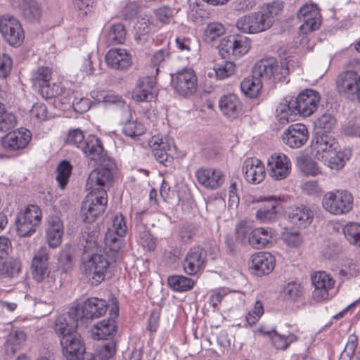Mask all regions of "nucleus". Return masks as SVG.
<instances>
[{
    "label": "nucleus",
    "instance_id": "cd10ccee",
    "mask_svg": "<svg viewBox=\"0 0 360 360\" xmlns=\"http://www.w3.org/2000/svg\"><path fill=\"white\" fill-rule=\"evenodd\" d=\"M198 182L205 188L216 189L224 182V175L218 169L212 168H199L195 172Z\"/></svg>",
    "mask_w": 360,
    "mask_h": 360
},
{
    "label": "nucleus",
    "instance_id": "79ce46f5",
    "mask_svg": "<svg viewBox=\"0 0 360 360\" xmlns=\"http://www.w3.org/2000/svg\"><path fill=\"white\" fill-rule=\"evenodd\" d=\"M225 32V27L221 23L218 22H210L207 25L204 30L202 39L205 43L212 44L223 36Z\"/></svg>",
    "mask_w": 360,
    "mask_h": 360
},
{
    "label": "nucleus",
    "instance_id": "13d9d810",
    "mask_svg": "<svg viewBox=\"0 0 360 360\" xmlns=\"http://www.w3.org/2000/svg\"><path fill=\"white\" fill-rule=\"evenodd\" d=\"M69 101H72L75 111L79 113L86 112L90 108V101L84 97H77V94L72 91L70 96Z\"/></svg>",
    "mask_w": 360,
    "mask_h": 360
},
{
    "label": "nucleus",
    "instance_id": "bf43d9fd",
    "mask_svg": "<svg viewBox=\"0 0 360 360\" xmlns=\"http://www.w3.org/2000/svg\"><path fill=\"white\" fill-rule=\"evenodd\" d=\"M17 124L15 116L11 112H3L0 115V131L8 132L12 130Z\"/></svg>",
    "mask_w": 360,
    "mask_h": 360
},
{
    "label": "nucleus",
    "instance_id": "37998d69",
    "mask_svg": "<svg viewBox=\"0 0 360 360\" xmlns=\"http://www.w3.org/2000/svg\"><path fill=\"white\" fill-rule=\"evenodd\" d=\"M116 343L110 341L97 348L95 353H86V360H108L115 354Z\"/></svg>",
    "mask_w": 360,
    "mask_h": 360
},
{
    "label": "nucleus",
    "instance_id": "7c9ffc66",
    "mask_svg": "<svg viewBox=\"0 0 360 360\" xmlns=\"http://www.w3.org/2000/svg\"><path fill=\"white\" fill-rule=\"evenodd\" d=\"M63 235V224L59 217L56 216L49 217L47 220L46 229V241L52 248H57L62 242Z\"/></svg>",
    "mask_w": 360,
    "mask_h": 360
},
{
    "label": "nucleus",
    "instance_id": "58836bf2",
    "mask_svg": "<svg viewBox=\"0 0 360 360\" xmlns=\"http://www.w3.org/2000/svg\"><path fill=\"white\" fill-rule=\"evenodd\" d=\"M25 340L26 334L22 330H12L4 343L6 353L10 356L14 355L21 349Z\"/></svg>",
    "mask_w": 360,
    "mask_h": 360
},
{
    "label": "nucleus",
    "instance_id": "f704fd0d",
    "mask_svg": "<svg viewBox=\"0 0 360 360\" xmlns=\"http://www.w3.org/2000/svg\"><path fill=\"white\" fill-rule=\"evenodd\" d=\"M155 81L150 77L140 78L137 86L134 90L133 98L136 101H151L154 98Z\"/></svg>",
    "mask_w": 360,
    "mask_h": 360
},
{
    "label": "nucleus",
    "instance_id": "5701e85b",
    "mask_svg": "<svg viewBox=\"0 0 360 360\" xmlns=\"http://www.w3.org/2000/svg\"><path fill=\"white\" fill-rule=\"evenodd\" d=\"M31 140V133L27 129L9 131L1 139L2 148L8 152H13L26 147Z\"/></svg>",
    "mask_w": 360,
    "mask_h": 360
},
{
    "label": "nucleus",
    "instance_id": "5fc2aeb1",
    "mask_svg": "<svg viewBox=\"0 0 360 360\" xmlns=\"http://www.w3.org/2000/svg\"><path fill=\"white\" fill-rule=\"evenodd\" d=\"M283 296L286 300L297 301L302 295V288L296 282L288 283L283 289Z\"/></svg>",
    "mask_w": 360,
    "mask_h": 360
},
{
    "label": "nucleus",
    "instance_id": "052dcab7",
    "mask_svg": "<svg viewBox=\"0 0 360 360\" xmlns=\"http://www.w3.org/2000/svg\"><path fill=\"white\" fill-rule=\"evenodd\" d=\"M16 226L18 233L22 237H28L32 236L36 232V228L37 227L18 216L16 219Z\"/></svg>",
    "mask_w": 360,
    "mask_h": 360
},
{
    "label": "nucleus",
    "instance_id": "864d4df0",
    "mask_svg": "<svg viewBox=\"0 0 360 360\" xmlns=\"http://www.w3.org/2000/svg\"><path fill=\"white\" fill-rule=\"evenodd\" d=\"M136 32L134 39L136 41L141 45L145 44L148 41L150 28L148 23L143 20L139 21L135 27Z\"/></svg>",
    "mask_w": 360,
    "mask_h": 360
},
{
    "label": "nucleus",
    "instance_id": "393cba45",
    "mask_svg": "<svg viewBox=\"0 0 360 360\" xmlns=\"http://www.w3.org/2000/svg\"><path fill=\"white\" fill-rule=\"evenodd\" d=\"M242 172L246 181L253 184L262 182L266 174L264 164L255 158H247L243 162Z\"/></svg>",
    "mask_w": 360,
    "mask_h": 360
},
{
    "label": "nucleus",
    "instance_id": "473e14b6",
    "mask_svg": "<svg viewBox=\"0 0 360 360\" xmlns=\"http://www.w3.org/2000/svg\"><path fill=\"white\" fill-rule=\"evenodd\" d=\"M274 236L271 228L259 227L252 230L248 238V244L255 249L265 248Z\"/></svg>",
    "mask_w": 360,
    "mask_h": 360
},
{
    "label": "nucleus",
    "instance_id": "a19ab883",
    "mask_svg": "<svg viewBox=\"0 0 360 360\" xmlns=\"http://www.w3.org/2000/svg\"><path fill=\"white\" fill-rule=\"evenodd\" d=\"M126 35L124 25L121 22L115 23L110 27L105 35V42L109 46L122 44L126 40Z\"/></svg>",
    "mask_w": 360,
    "mask_h": 360
},
{
    "label": "nucleus",
    "instance_id": "2f4dec72",
    "mask_svg": "<svg viewBox=\"0 0 360 360\" xmlns=\"http://www.w3.org/2000/svg\"><path fill=\"white\" fill-rule=\"evenodd\" d=\"M79 318L77 316H72L70 314V309L68 314L59 316L55 322V332L60 340L66 335H70L76 333Z\"/></svg>",
    "mask_w": 360,
    "mask_h": 360
},
{
    "label": "nucleus",
    "instance_id": "3c124183",
    "mask_svg": "<svg viewBox=\"0 0 360 360\" xmlns=\"http://www.w3.org/2000/svg\"><path fill=\"white\" fill-rule=\"evenodd\" d=\"M72 172V165L67 160L62 161L57 167L56 180L59 186L64 188L67 185Z\"/></svg>",
    "mask_w": 360,
    "mask_h": 360
},
{
    "label": "nucleus",
    "instance_id": "1a4fd4ad",
    "mask_svg": "<svg viewBox=\"0 0 360 360\" xmlns=\"http://www.w3.org/2000/svg\"><path fill=\"white\" fill-rule=\"evenodd\" d=\"M221 58L231 59L246 54L250 49V40L243 35L237 34L223 38L218 45Z\"/></svg>",
    "mask_w": 360,
    "mask_h": 360
},
{
    "label": "nucleus",
    "instance_id": "dca6fc26",
    "mask_svg": "<svg viewBox=\"0 0 360 360\" xmlns=\"http://www.w3.org/2000/svg\"><path fill=\"white\" fill-rule=\"evenodd\" d=\"M60 342L63 355L67 360H86V347L77 332L62 338Z\"/></svg>",
    "mask_w": 360,
    "mask_h": 360
},
{
    "label": "nucleus",
    "instance_id": "6e6d98bb",
    "mask_svg": "<svg viewBox=\"0 0 360 360\" xmlns=\"http://www.w3.org/2000/svg\"><path fill=\"white\" fill-rule=\"evenodd\" d=\"M236 65L232 61H224L221 64H217L214 68L216 77L224 79L234 74Z\"/></svg>",
    "mask_w": 360,
    "mask_h": 360
},
{
    "label": "nucleus",
    "instance_id": "09e8293b",
    "mask_svg": "<svg viewBox=\"0 0 360 360\" xmlns=\"http://www.w3.org/2000/svg\"><path fill=\"white\" fill-rule=\"evenodd\" d=\"M27 222L34 226H39L41 221V211L40 208L35 205H28L23 212L18 215Z\"/></svg>",
    "mask_w": 360,
    "mask_h": 360
},
{
    "label": "nucleus",
    "instance_id": "9d476101",
    "mask_svg": "<svg viewBox=\"0 0 360 360\" xmlns=\"http://www.w3.org/2000/svg\"><path fill=\"white\" fill-rule=\"evenodd\" d=\"M66 142L80 148L87 158L98 157V154L103 152V149L101 141L98 138L95 136H89L84 140L83 132L79 129L69 132Z\"/></svg>",
    "mask_w": 360,
    "mask_h": 360
},
{
    "label": "nucleus",
    "instance_id": "ea45409f",
    "mask_svg": "<svg viewBox=\"0 0 360 360\" xmlns=\"http://www.w3.org/2000/svg\"><path fill=\"white\" fill-rule=\"evenodd\" d=\"M349 152H346L339 149L334 150L328 155H326L321 160L330 169L338 170L342 168L347 160L349 158Z\"/></svg>",
    "mask_w": 360,
    "mask_h": 360
},
{
    "label": "nucleus",
    "instance_id": "a18cd8bd",
    "mask_svg": "<svg viewBox=\"0 0 360 360\" xmlns=\"http://www.w3.org/2000/svg\"><path fill=\"white\" fill-rule=\"evenodd\" d=\"M167 283L170 288L177 292H186L191 290L194 281L182 275H172L167 278Z\"/></svg>",
    "mask_w": 360,
    "mask_h": 360
},
{
    "label": "nucleus",
    "instance_id": "20e7f679",
    "mask_svg": "<svg viewBox=\"0 0 360 360\" xmlns=\"http://www.w3.org/2000/svg\"><path fill=\"white\" fill-rule=\"evenodd\" d=\"M109 257L108 253H92L83 257L82 272L92 285H98L104 281L106 274L112 262L115 261L114 255Z\"/></svg>",
    "mask_w": 360,
    "mask_h": 360
},
{
    "label": "nucleus",
    "instance_id": "2eb2a0df",
    "mask_svg": "<svg viewBox=\"0 0 360 360\" xmlns=\"http://www.w3.org/2000/svg\"><path fill=\"white\" fill-rule=\"evenodd\" d=\"M30 269L32 278L37 283L49 278L51 267L49 248L44 246L41 247L34 252Z\"/></svg>",
    "mask_w": 360,
    "mask_h": 360
},
{
    "label": "nucleus",
    "instance_id": "69168bd1",
    "mask_svg": "<svg viewBox=\"0 0 360 360\" xmlns=\"http://www.w3.org/2000/svg\"><path fill=\"white\" fill-rule=\"evenodd\" d=\"M169 56V52L164 49L159 50L153 55L151 58V64L155 68L157 73L159 71V67L162 65V63H164Z\"/></svg>",
    "mask_w": 360,
    "mask_h": 360
},
{
    "label": "nucleus",
    "instance_id": "c756f323",
    "mask_svg": "<svg viewBox=\"0 0 360 360\" xmlns=\"http://www.w3.org/2000/svg\"><path fill=\"white\" fill-rule=\"evenodd\" d=\"M275 259L269 252H261L251 257L250 267L259 276L269 274L274 268Z\"/></svg>",
    "mask_w": 360,
    "mask_h": 360
},
{
    "label": "nucleus",
    "instance_id": "4468645a",
    "mask_svg": "<svg viewBox=\"0 0 360 360\" xmlns=\"http://www.w3.org/2000/svg\"><path fill=\"white\" fill-rule=\"evenodd\" d=\"M127 232V226L122 214L115 215L111 226L105 233L103 243L105 248L112 253H117L121 248L122 240Z\"/></svg>",
    "mask_w": 360,
    "mask_h": 360
},
{
    "label": "nucleus",
    "instance_id": "c03bdc74",
    "mask_svg": "<svg viewBox=\"0 0 360 360\" xmlns=\"http://www.w3.org/2000/svg\"><path fill=\"white\" fill-rule=\"evenodd\" d=\"M21 271V263L19 259L9 258L0 261V278H13Z\"/></svg>",
    "mask_w": 360,
    "mask_h": 360
},
{
    "label": "nucleus",
    "instance_id": "f3484780",
    "mask_svg": "<svg viewBox=\"0 0 360 360\" xmlns=\"http://www.w3.org/2000/svg\"><path fill=\"white\" fill-rule=\"evenodd\" d=\"M336 84L340 94L356 98L360 102V75L356 72L347 71L340 75Z\"/></svg>",
    "mask_w": 360,
    "mask_h": 360
},
{
    "label": "nucleus",
    "instance_id": "c9c22d12",
    "mask_svg": "<svg viewBox=\"0 0 360 360\" xmlns=\"http://www.w3.org/2000/svg\"><path fill=\"white\" fill-rule=\"evenodd\" d=\"M118 316V307L112 309L110 311V318L104 319L95 325L96 332L94 333V338L98 340L106 339L113 335L117 331L115 318Z\"/></svg>",
    "mask_w": 360,
    "mask_h": 360
},
{
    "label": "nucleus",
    "instance_id": "0eeeda50",
    "mask_svg": "<svg viewBox=\"0 0 360 360\" xmlns=\"http://www.w3.org/2000/svg\"><path fill=\"white\" fill-rule=\"evenodd\" d=\"M323 208L333 214L349 212L353 206V196L345 190H335L326 193L322 199Z\"/></svg>",
    "mask_w": 360,
    "mask_h": 360
},
{
    "label": "nucleus",
    "instance_id": "b1692460",
    "mask_svg": "<svg viewBox=\"0 0 360 360\" xmlns=\"http://www.w3.org/2000/svg\"><path fill=\"white\" fill-rule=\"evenodd\" d=\"M297 18L302 22L301 27L309 31L317 30L320 26V12L316 4H305L297 11Z\"/></svg>",
    "mask_w": 360,
    "mask_h": 360
},
{
    "label": "nucleus",
    "instance_id": "e433bc0d",
    "mask_svg": "<svg viewBox=\"0 0 360 360\" xmlns=\"http://www.w3.org/2000/svg\"><path fill=\"white\" fill-rule=\"evenodd\" d=\"M256 64L254 65L250 77L245 78L240 84L241 91L250 98H255L258 96L262 87V83L266 82L263 76H258L255 74Z\"/></svg>",
    "mask_w": 360,
    "mask_h": 360
},
{
    "label": "nucleus",
    "instance_id": "8fccbe9b",
    "mask_svg": "<svg viewBox=\"0 0 360 360\" xmlns=\"http://www.w3.org/2000/svg\"><path fill=\"white\" fill-rule=\"evenodd\" d=\"M146 131V127L137 120H128L123 126L122 132L127 136L136 139L143 135Z\"/></svg>",
    "mask_w": 360,
    "mask_h": 360
},
{
    "label": "nucleus",
    "instance_id": "338daca9",
    "mask_svg": "<svg viewBox=\"0 0 360 360\" xmlns=\"http://www.w3.org/2000/svg\"><path fill=\"white\" fill-rule=\"evenodd\" d=\"M31 115L39 121L47 118V108L43 103H36L30 110Z\"/></svg>",
    "mask_w": 360,
    "mask_h": 360
},
{
    "label": "nucleus",
    "instance_id": "aec40b11",
    "mask_svg": "<svg viewBox=\"0 0 360 360\" xmlns=\"http://www.w3.org/2000/svg\"><path fill=\"white\" fill-rule=\"evenodd\" d=\"M309 137L307 126L302 123L292 124L284 131L283 142L292 148H300L308 141Z\"/></svg>",
    "mask_w": 360,
    "mask_h": 360
},
{
    "label": "nucleus",
    "instance_id": "4d7b16f0",
    "mask_svg": "<svg viewBox=\"0 0 360 360\" xmlns=\"http://www.w3.org/2000/svg\"><path fill=\"white\" fill-rule=\"evenodd\" d=\"M316 127L326 133L333 130L336 124L335 118L330 114L322 115L316 122Z\"/></svg>",
    "mask_w": 360,
    "mask_h": 360
},
{
    "label": "nucleus",
    "instance_id": "412c9836",
    "mask_svg": "<svg viewBox=\"0 0 360 360\" xmlns=\"http://www.w3.org/2000/svg\"><path fill=\"white\" fill-rule=\"evenodd\" d=\"M207 250L200 246L191 248L183 262L184 271L191 276L197 274L205 268Z\"/></svg>",
    "mask_w": 360,
    "mask_h": 360
},
{
    "label": "nucleus",
    "instance_id": "f03ea898",
    "mask_svg": "<svg viewBox=\"0 0 360 360\" xmlns=\"http://www.w3.org/2000/svg\"><path fill=\"white\" fill-rule=\"evenodd\" d=\"M283 8L282 2L274 1L268 4L257 12L240 17L236 22V27L240 31L248 34L265 31L271 27L274 18Z\"/></svg>",
    "mask_w": 360,
    "mask_h": 360
},
{
    "label": "nucleus",
    "instance_id": "774afa93",
    "mask_svg": "<svg viewBox=\"0 0 360 360\" xmlns=\"http://www.w3.org/2000/svg\"><path fill=\"white\" fill-rule=\"evenodd\" d=\"M60 267L64 272H67L72 268V256L68 251H63L58 257Z\"/></svg>",
    "mask_w": 360,
    "mask_h": 360
},
{
    "label": "nucleus",
    "instance_id": "603ef678",
    "mask_svg": "<svg viewBox=\"0 0 360 360\" xmlns=\"http://www.w3.org/2000/svg\"><path fill=\"white\" fill-rule=\"evenodd\" d=\"M346 238L351 244L360 247V224L349 223L343 228Z\"/></svg>",
    "mask_w": 360,
    "mask_h": 360
},
{
    "label": "nucleus",
    "instance_id": "6e6552de",
    "mask_svg": "<svg viewBox=\"0 0 360 360\" xmlns=\"http://www.w3.org/2000/svg\"><path fill=\"white\" fill-rule=\"evenodd\" d=\"M256 75L263 76L266 82H283L289 74L286 61L278 62L274 58L261 60L256 63Z\"/></svg>",
    "mask_w": 360,
    "mask_h": 360
},
{
    "label": "nucleus",
    "instance_id": "9b49d317",
    "mask_svg": "<svg viewBox=\"0 0 360 360\" xmlns=\"http://www.w3.org/2000/svg\"><path fill=\"white\" fill-rule=\"evenodd\" d=\"M0 32L5 40L15 47L20 46L25 39L20 22L10 14L0 15Z\"/></svg>",
    "mask_w": 360,
    "mask_h": 360
},
{
    "label": "nucleus",
    "instance_id": "f8f14e48",
    "mask_svg": "<svg viewBox=\"0 0 360 360\" xmlns=\"http://www.w3.org/2000/svg\"><path fill=\"white\" fill-rule=\"evenodd\" d=\"M108 304L105 300L96 297L88 298L83 303H78L70 308V314L83 319H94L105 314Z\"/></svg>",
    "mask_w": 360,
    "mask_h": 360
},
{
    "label": "nucleus",
    "instance_id": "e2e57ef3",
    "mask_svg": "<svg viewBox=\"0 0 360 360\" xmlns=\"http://www.w3.org/2000/svg\"><path fill=\"white\" fill-rule=\"evenodd\" d=\"M176 44L178 49L182 51L188 53L195 46L196 41L194 37L179 36L176 38Z\"/></svg>",
    "mask_w": 360,
    "mask_h": 360
},
{
    "label": "nucleus",
    "instance_id": "bb28decb",
    "mask_svg": "<svg viewBox=\"0 0 360 360\" xmlns=\"http://www.w3.org/2000/svg\"><path fill=\"white\" fill-rule=\"evenodd\" d=\"M149 145L153 148L155 159L165 167L170 166L174 158L167 153L170 144L162 136H153L149 141Z\"/></svg>",
    "mask_w": 360,
    "mask_h": 360
},
{
    "label": "nucleus",
    "instance_id": "4c0bfd02",
    "mask_svg": "<svg viewBox=\"0 0 360 360\" xmlns=\"http://www.w3.org/2000/svg\"><path fill=\"white\" fill-rule=\"evenodd\" d=\"M219 107L221 112L226 117H236L240 110V102L235 94L224 95L221 97Z\"/></svg>",
    "mask_w": 360,
    "mask_h": 360
},
{
    "label": "nucleus",
    "instance_id": "680f3d73",
    "mask_svg": "<svg viewBox=\"0 0 360 360\" xmlns=\"http://www.w3.org/2000/svg\"><path fill=\"white\" fill-rule=\"evenodd\" d=\"M300 167L302 171L307 175L315 176L320 172L317 163L311 158H303Z\"/></svg>",
    "mask_w": 360,
    "mask_h": 360
},
{
    "label": "nucleus",
    "instance_id": "ddd939ff",
    "mask_svg": "<svg viewBox=\"0 0 360 360\" xmlns=\"http://www.w3.org/2000/svg\"><path fill=\"white\" fill-rule=\"evenodd\" d=\"M171 86L183 96L193 95L197 90V76L192 68H184L175 74H171Z\"/></svg>",
    "mask_w": 360,
    "mask_h": 360
},
{
    "label": "nucleus",
    "instance_id": "7ed1b4c3",
    "mask_svg": "<svg viewBox=\"0 0 360 360\" xmlns=\"http://www.w3.org/2000/svg\"><path fill=\"white\" fill-rule=\"evenodd\" d=\"M97 156L94 157V158H89L97 163L99 167L90 172L86 181V189L89 192L98 193L103 190L107 193V190L113 181L112 170L115 168V163L108 156L104 149Z\"/></svg>",
    "mask_w": 360,
    "mask_h": 360
},
{
    "label": "nucleus",
    "instance_id": "39448f33",
    "mask_svg": "<svg viewBox=\"0 0 360 360\" xmlns=\"http://www.w3.org/2000/svg\"><path fill=\"white\" fill-rule=\"evenodd\" d=\"M52 70L49 67L41 66L33 71L32 82L38 88L39 93L44 98H50L63 94L65 89L60 84L53 83L51 85Z\"/></svg>",
    "mask_w": 360,
    "mask_h": 360
},
{
    "label": "nucleus",
    "instance_id": "423d86ee",
    "mask_svg": "<svg viewBox=\"0 0 360 360\" xmlns=\"http://www.w3.org/2000/svg\"><path fill=\"white\" fill-rule=\"evenodd\" d=\"M108 203L107 193L103 190L98 193L89 192L82 204L81 216L83 221L91 223L102 214Z\"/></svg>",
    "mask_w": 360,
    "mask_h": 360
},
{
    "label": "nucleus",
    "instance_id": "49530a36",
    "mask_svg": "<svg viewBox=\"0 0 360 360\" xmlns=\"http://www.w3.org/2000/svg\"><path fill=\"white\" fill-rule=\"evenodd\" d=\"M278 204V201L276 200H269L266 204L257 211V219L264 223L274 221L277 216L276 208Z\"/></svg>",
    "mask_w": 360,
    "mask_h": 360
},
{
    "label": "nucleus",
    "instance_id": "4be33fe9",
    "mask_svg": "<svg viewBox=\"0 0 360 360\" xmlns=\"http://www.w3.org/2000/svg\"><path fill=\"white\" fill-rule=\"evenodd\" d=\"M314 290L312 293L313 299L317 302H321L328 299V291L335 284L333 278L325 271L315 273L311 277Z\"/></svg>",
    "mask_w": 360,
    "mask_h": 360
},
{
    "label": "nucleus",
    "instance_id": "72a5a7b5",
    "mask_svg": "<svg viewBox=\"0 0 360 360\" xmlns=\"http://www.w3.org/2000/svg\"><path fill=\"white\" fill-rule=\"evenodd\" d=\"M288 218L292 224L299 227L305 228L312 222L314 212L309 207L301 205L291 207L288 213Z\"/></svg>",
    "mask_w": 360,
    "mask_h": 360
},
{
    "label": "nucleus",
    "instance_id": "c85d7f7f",
    "mask_svg": "<svg viewBox=\"0 0 360 360\" xmlns=\"http://www.w3.org/2000/svg\"><path fill=\"white\" fill-rule=\"evenodd\" d=\"M107 64L112 68L124 70L132 65L131 55L124 49H112L108 51L105 56Z\"/></svg>",
    "mask_w": 360,
    "mask_h": 360
},
{
    "label": "nucleus",
    "instance_id": "f257e3e1",
    "mask_svg": "<svg viewBox=\"0 0 360 360\" xmlns=\"http://www.w3.org/2000/svg\"><path fill=\"white\" fill-rule=\"evenodd\" d=\"M320 103L319 94L310 89L302 91L295 100L288 104H281L276 108L277 116L281 123L292 121L297 113L303 117H309L317 109Z\"/></svg>",
    "mask_w": 360,
    "mask_h": 360
},
{
    "label": "nucleus",
    "instance_id": "a211bd4d",
    "mask_svg": "<svg viewBox=\"0 0 360 360\" xmlns=\"http://www.w3.org/2000/svg\"><path fill=\"white\" fill-rule=\"evenodd\" d=\"M291 171V162L284 154H274L267 162V172L269 176L275 181L285 179Z\"/></svg>",
    "mask_w": 360,
    "mask_h": 360
},
{
    "label": "nucleus",
    "instance_id": "0e129e2a",
    "mask_svg": "<svg viewBox=\"0 0 360 360\" xmlns=\"http://www.w3.org/2000/svg\"><path fill=\"white\" fill-rule=\"evenodd\" d=\"M155 15L159 21L168 24L173 18V10L168 6H162L156 11Z\"/></svg>",
    "mask_w": 360,
    "mask_h": 360
},
{
    "label": "nucleus",
    "instance_id": "de8ad7c7",
    "mask_svg": "<svg viewBox=\"0 0 360 360\" xmlns=\"http://www.w3.org/2000/svg\"><path fill=\"white\" fill-rule=\"evenodd\" d=\"M135 231L139 238L140 243L143 248L150 251L155 250L156 246L155 239L152 237L146 224L136 226Z\"/></svg>",
    "mask_w": 360,
    "mask_h": 360
},
{
    "label": "nucleus",
    "instance_id": "6ab92c4d",
    "mask_svg": "<svg viewBox=\"0 0 360 360\" xmlns=\"http://www.w3.org/2000/svg\"><path fill=\"white\" fill-rule=\"evenodd\" d=\"M339 146L336 139L326 133L317 132L311 143L312 153L319 160L334 150L339 149Z\"/></svg>",
    "mask_w": 360,
    "mask_h": 360
},
{
    "label": "nucleus",
    "instance_id": "a878e982",
    "mask_svg": "<svg viewBox=\"0 0 360 360\" xmlns=\"http://www.w3.org/2000/svg\"><path fill=\"white\" fill-rule=\"evenodd\" d=\"M15 8L30 22H39L42 13L41 5L35 0H10Z\"/></svg>",
    "mask_w": 360,
    "mask_h": 360
}]
</instances>
